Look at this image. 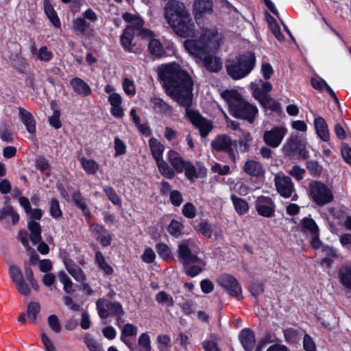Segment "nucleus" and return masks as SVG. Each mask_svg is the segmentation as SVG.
I'll list each match as a JSON object with an SVG mask.
<instances>
[{"label": "nucleus", "instance_id": "obj_1", "mask_svg": "<svg viewBox=\"0 0 351 351\" xmlns=\"http://www.w3.org/2000/svg\"><path fill=\"white\" fill-rule=\"evenodd\" d=\"M158 75L166 93L185 108L186 117L199 129L201 136L206 138L213 126L211 121L204 117L197 110L191 108L194 83L191 75L176 62L161 65Z\"/></svg>", "mask_w": 351, "mask_h": 351}, {"label": "nucleus", "instance_id": "obj_2", "mask_svg": "<svg viewBox=\"0 0 351 351\" xmlns=\"http://www.w3.org/2000/svg\"><path fill=\"white\" fill-rule=\"evenodd\" d=\"M167 159L173 167L171 168L163 159L156 162V165L160 174L167 179L172 180L175 178V171L178 173H184V176L191 182H194L197 179L206 178L208 171L202 163H197L195 166L189 160H184L180 154L170 149L167 153Z\"/></svg>", "mask_w": 351, "mask_h": 351}, {"label": "nucleus", "instance_id": "obj_3", "mask_svg": "<svg viewBox=\"0 0 351 351\" xmlns=\"http://www.w3.org/2000/svg\"><path fill=\"white\" fill-rule=\"evenodd\" d=\"M221 97L228 105L230 115L237 119L253 124L258 114L256 106L246 101L237 90H226Z\"/></svg>", "mask_w": 351, "mask_h": 351}, {"label": "nucleus", "instance_id": "obj_4", "mask_svg": "<svg viewBox=\"0 0 351 351\" xmlns=\"http://www.w3.org/2000/svg\"><path fill=\"white\" fill-rule=\"evenodd\" d=\"M185 48L194 56L203 62L205 68L210 72H218L222 68L219 58L213 55L208 43L202 40L191 39L184 43Z\"/></svg>", "mask_w": 351, "mask_h": 351}, {"label": "nucleus", "instance_id": "obj_5", "mask_svg": "<svg viewBox=\"0 0 351 351\" xmlns=\"http://www.w3.org/2000/svg\"><path fill=\"white\" fill-rule=\"evenodd\" d=\"M256 65V56L252 51H245L225 62L227 74L234 80L249 75Z\"/></svg>", "mask_w": 351, "mask_h": 351}, {"label": "nucleus", "instance_id": "obj_6", "mask_svg": "<svg viewBox=\"0 0 351 351\" xmlns=\"http://www.w3.org/2000/svg\"><path fill=\"white\" fill-rule=\"evenodd\" d=\"M177 253L178 259L188 276L194 278L203 271L206 263L192 252L186 241H183L178 245Z\"/></svg>", "mask_w": 351, "mask_h": 351}, {"label": "nucleus", "instance_id": "obj_7", "mask_svg": "<svg viewBox=\"0 0 351 351\" xmlns=\"http://www.w3.org/2000/svg\"><path fill=\"white\" fill-rule=\"evenodd\" d=\"M309 198L317 206H322L333 201L332 191L324 182L312 180L308 184Z\"/></svg>", "mask_w": 351, "mask_h": 351}, {"label": "nucleus", "instance_id": "obj_8", "mask_svg": "<svg viewBox=\"0 0 351 351\" xmlns=\"http://www.w3.org/2000/svg\"><path fill=\"white\" fill-rule=\"evenodd\" d=\"M217 282L232 298L238 301L243 298L242 287L234 276L228 274H221L217 278Z\"/></svg>", "mask_w": 351, "mask_h": 351}, {"label": "nucleus", "instance_id": "obj_9", "mask_svg": "<svg viewBox=\"0 0 351 351\" xmlns=\"http://www.w3.org/2000/svg\"><path fill=\"white\" fill-rule=\"evenodd\" d=\"M169 25L180 38H193L195 36V25L189 13L171 23Z\"/></svg>", "mask_w": 351, "mask_h": 351}, {"label": "nucleus", "instance_id": "obj_10", "mask_svg": "<svg viewBox=\"0 0 351 351\" xmlns=\"http://www.w3.org/2000/svg\"><path fill=\"white\" fill-rule=\"evenodd\" d=\"M104 299H99L96 302L98 315L101 319H107L108 317L123 316L125 311L122 304L119 302L106 301Z\"/></svg>", "mask_w": 351, "mask_h": 351}, {"label": "nucleus", "instance_id": "obj_11", "mask_svg": "<svg viewBox=\"0 0 351 351\" xmlns=\"http://www.w3.org/2000/svg\"><path fill=\"white\" fill-rule=\"evenodd\" d=\"M233 141L227 134L217 135L211 141L210 145L213 150L226 153L231 161L236 162L237 156L233 148Z\"/></svg>", "mask_w": 351, "mask_h": 351}, {"label": "nucleus", "instance_id": "obj_12", "mask_svg": "<svg viewBox=\"0 0 351 351\" xmlns=\"http://www.w3.org/2000/svg\"><path fill=\"white\" fill-rule=\"evenodd\" d=\"M189 13L185 5L178 0H169L164 8V16L168 24Z\"/></svg>", "mask_w": 351, "mask_h": 351}, {"label": "nucleus", "instance_id": "obj_13", "mask_svg": "<svg viewBox=\"0 0 351 351\" xmlns=\"http://www.w3.org/2000/svg\"><path fill=\"white\" fill-rule=\"evenodd\" d=\"M27 228L30 232L29 239L33 245L38 244V251L42 254H47L49 252V247L42 241V228L40 223L34 220H30L27 223Z\"/></svg>", "mask_w": 351, "mask_h": 351}, {"label": "nucleus", "instance_id": "obj_14", "mask_svg": "<svg viewBox=\"0 0 351 351\" xmlns=\"http://www.w3.org/2000/svg\"><path fill=\"white\" fill-rule=\"evenodd\" d=\"M149 53L157 58L173 56L176 49L173 43H168L163 46L161 42L156 38H152L148 44Z\"/></svg>", "mask_w": 351, "mask_h": 351}, {"label": "nucleus", "instance_id": "obj_15", "mask_svg": "<svg viewBox=\"0 0 351 351\" xmlns=\"http://www.w3.org/2000/svg\"><path fill=\"white\" fill-rule=\"evenodd\" d=\"M83 17L77 16L73 21V29L75 32L84 34L90 27V23L86 19L91 22H96L98 19L96 13L90 8L87 9L83 13Z\"/></svg>", "mask_w": 351, "mask_h": 351}, {"label": "nucleus", "instance_id": "obj_16", "mask_svg": "<svg viewBox=\"0 0 351 351\" xmlns=\"http://www.w3.org/2000/svg\"><path fill=\"white\" fill-rule=\"evenodd\" d=\"M257 213L264 217H272L275 214L276 205L270 197L261 195L255 202Z\"/></svg>", "mask_w": 351, "mask_h": 351}, {"label": "nucleus", "instance_id": "obj_17", "mask_svg": "<svg viewBox=\"0 0 351 351\" xmlns=\"http://www.w3.org/2000/svg\"><path fill=\"white\" fill-rule=\"evenodd\" d=\"M287 129L283 127L276 126L263 134V140L265 144L271 147H277L281 143Z\"/></svg>", "mask_w": 351, "mask_h": 351}, {"label": "nucleus", "instance_id": "obj_18", "mask_svg": "<svg viewBox=\"0 0 351 351\" xmlns=\"http://www.w3.org/2000/svg\"><path fill=\"white\" fill-rule=\"evenodd\" d=\"M275 186L278 193L285 198L291 197L294 191V185L290 177L276 176L274 178Z\"/></svg>", "mask_w": 351, "mask_h": 351}, {"label": "nucleus", "instance_id": "obj_19", "mask_svg": "<svg viewBox=\"0 0 351 351\" xmlns=\"http://www.w3.org/2000/svg\"><path fill=\"white\" fill-rule=\"evenodd\" d=\"M239 341L245 351H252L256 343L254 331L250 328L242 329L239 335Z\"/></svg>", "mask_w": 351, "mask_h": 351}, {"label": "nucleus", "instance_id": "obj_20", "mask_svg": "<svg viewBox=\"0 0 351 351\" xmlns=\"http://www.w3.org/2000/svg\"><path fill=\"white\" fill-rule=\"evenodd\" d=\"M19 115L21 121L25 125L26 130L30 134L36 131V121L31 112L23 108H19Z\"/></svg>", "mask_w": 351, "mask_h": 351}, {"label": "nucleus", "instance_id": "obj_21", "mask_svg": "<svg viewBox=\"0 0 351 351\" xmlns=\"http://www.w3.org/2000/svg\"><path fill=\"white\" fill-rule=\"evenodd\" d=\"M252 141V135L248 131H242L241 137L239 140L233 141V148L234 147L237 152H247L250 149Z\"/></svg>", "mask_w": 351, "mask_h": 351}, {"label": "nucleus", "instance_id": "obj_22", "mask_svg": "<svg viewBox=\"0 0 351 351\" xmlns=\"http://www.w3.org/2000/svg\"><path fill=\"white\" fill-rule=\"evenodd\" d=\"M70 85L74 92L83 97H87L91 93L90 86L82 78L75 77L71 80Z\"/></svg>", "mask_w": 351, "mask_h": 351}, {"label": "nucleus", "instance_id": "obj_23", "mask_svg": "<svg viewBox=\"0 0 351 351\" xmlns=\"http://www.w3.org/2000/svg\"><path fill=\"white\" fill-rule=\"evenodd\" d=\"M314 125L316 134L324 142L330 140V133L326 120L322 117H316L314 119Z\"/></svg>", "mask_w": 351, "mask_h": 351}, {"label": "nucleus", "instance_id": "obj_24", "mask_svg": "<svg viewBox=\"0 0 351 351\" xmlns=\"http://www.w3.org/2000/svg\"><path fill=\"white\" fill-rule=\"evenodd\" d=\"M243 171L252 177H260L264 173L263 165L260 162L254 160H247L244 166Z\"/></svg>", "mask_w": 351, "mask_h": 351}, {"label": "nucleus", "instance_id": "obj_25", "mask_svg": "<svg viewBox=\"0 0 351 351\" xmlns=\"http://www.w3.org/2000/svg\"><path fill=\"white\" fill-rule=\"evenodd\" d=\"M134 36V27L132 25H127L121 36V44L125 51H132V42Z\"/></svg>", "mask_w": 351, "mask_h": 351}, {"label": "nucleus", "instance_id": "obj_26", "mask_svg": "<svg viewBox=\"0 0 351 351\" xmlns=\"http://www.w3.org/2000/svg\"><path fill=\"white\" fill-rule=\"evenodd\" d=\"M339 282L346 289L351 290V265L341 266L337 272Z\"/></svg>", "mask_w": 351, "mask_h": 351}, {"label": "nucleus", "instance_id": "obj_27", "mask_svg": "<svg viewBox=\"0 0 351 351\" xmlns=\"http://www.w3.org/2000/svg\"><path fill=\"white\" fill-rule=\"evenodd\" d=\"M72 199L75 206L81 210L83 215L86 217H90L91 215L90 210L86 204L84 197H82L80 191H75L72 195Z\"/></svg>", "mask_w": 351, "mask_h": 351}, {"label": "nucleus", "instance_id": "obj_28", "mask_svg": "<svg viewBox=\"0 0 351 351\" xmlns=\"http://www.w3.org/2000/svg\"><path fill=\"white\" fill-rule=\"evenodd\" d=\"M43 5L45 14L50 22L55 27L60 28L61 27L60 20L49 0H44Z\"/></svg>", "mask_w": 351, "mask_h": 351}, {"label": "nucleus", "instance_id": "obj_29", "mask_svg": "<svg viewBox=\"0 0 351 351\" xmlns=\"http://www.w3.org/2000/svg\"><path fill=\"white\" fill-rule=\"evenodd\" d=\"M303 143L298 136H291L284 146V152L287 156H295Z\"/></svg>", "mask_w": 351, "mask_h": 351}, {"label": "nucleus", "instance_id": "obj_30", "mask_svg": "<svg viewBox=\"0 0 351 351\" xmlns=\"http://www.w3.org/2000/svg\"><path fill=\"white\" fill-rule=\"evenodd\" d=\"M149 145L152 157L156 161L163 159L164 145L156 138L152 137L149 140Z\"/></svg>", "mask_w": 351, "mask_h": 351}, {"label": "nucleus", "instance_id": "obj_31", "mask_svg": "<svg viewBox=\"0 0 351 351\" xmlns=\"http://www.w3.org/2000/svg\"><path fill=\"white\" fill-rule=\"evenodd\" d=\"M256 99L265 110H271L274 112H278L281 110L280 103L275 101L271 96L261 97Z\"/></svg>", "mask_w": 351, "mask_h": 351}, {"label": "nucleus", "instance_id": "obj_32", "mask_svg": "<svg viewBox=\"0 0 351 351\" xmlns=\"http://www.w3.org/2000/svg\"><path fill=\"white\" fill-rule=\"evenodd\" d=\"M195 16L202 15L204 13H210L213 12L212 0H195L193 3Z\"/></svg>", "mask_w": 351, "mask_h": 351}, {"label": "nucleus", "instance_id": "obj_33", "mask_svg": "<svg viewBox=\"0 0 351 351\" xmlns=\"http://www.w3.org/2000/svg\"><path fill=\"white\" fill-rule=\"evenodd\" d=\"M230 199L234 205V209L237 213L241 215L245 214L249 210V205L246 200L237 197L234 194H232Z\"/></svg>", "mask_w": 351, "mask_h": 351}, {"label": "nucleus", "instance_id": "obj_34", "mask_svg": "<svg viewBox=\"0 0 351 351\" xmlns=\"http://www.w3.org/2000/svg\"><path fill=\"white\" fill-rule=\"evenodd\" d=\"M306 167L310 176L315 178H319L323 172V167L315 160H308L306 162Z\"/></svg>", "mask_w": 351, "mask_h": 351}, {"label": "nucleus", "instance_id": "obj_35", "mask_svg": "<svg viewBox=\"0 0 351 351\" xmlns=\"http://www.w3.org/2000/svg\"><path fill=\"white\" fill-rule=\"evenodd\" d=\"M301 229L303 232L308 231L311 234H317L319 232L315 221L313 218L306 217L301 220Z\"/></svg>", "mask_w": 351, "mask_h": 351}, {"label": "nucleus", "instance_id": "obj_36", "mask_svg": "<svg viewBox=\"0 0 351 351\" xmlns=\"http://www.w3.org/2000/svg\"><path fill=\"white\" fill-rule=\"evenodd\" d=\"M272 84L269 82H263L261 87L256 86L253 88L252 96L254 99H258L261 97L270 96L269 93L272 90Z\"/></svg>", "mask_w": 351, "mask_h": 351}, {"label": "nucleus", "instance_id": "obj_37", "mask_svg": "<svg viewBox=\"0 0 351 351\" xmlns=\"http://www.w3.org/2000/svg\"><path fill=\"white\" fill-rule=\"evenodd\" d=\"M80 161L83 169L88 175H94L99 170V165L93 159L83 157Z\"/></svg>", "mask_w": 351, "mask_h": 351}, {"label": "nucleus", "instance_id": "obj_38", "mask_svg": "<svg viewBox=\"0 0 351 351\" xmlns=\"http://www.w3.org/2000/svg\"><path fill=\"white\" fill-rule=\"evenodd\" d=\"M184 224L176 219H172L167 228V232L176 238L180 237L182 234Z\"/></svg>", "mask_w": 351, "mask_h": 351}, {"label": "nucleus", "instance_id": "obj_39", "mask_svg": "<svg viewBox=\"0 0 351 351\" xmlns=\"http://www.w3.org/2000/svg\"><path fill=\"white\" fill-rule=\"evenodd\" d=\"M150 103L154 108H158L160 112L164 114L168 113L172 110L171 106L160 97L151 98Z\"/></svg>", "mask_w": 351, "mask_h": 351}, {"label": "nucleus", "instance_id": "obj_40", "mask_svg": "<svg viewBox=\"0 0 351 351\" xmlns=\"http://www.w3.org/2000/svg\"><path fill=\"white\" fill-rule=\"evenodd\" d=\"M103 191L105 193L106 195L108 197V199L115 206H121V199L117 195L116 191L114 188L110 186H104Z\"/></svg>", "mask_w": 351, "mask_h": 351}, {"label": "nucleus", "instance_id": "obj_41", "mask_svg": "<svg viewBox=\"0 0 351 351\" xmlns=\"http://www.w3.org/2000/svg\"><path fill=\"white\" fill-rule=\"evenodd\" d=\"M283 335L286 342L294 344L298 342L300 333L293 328H287L283 330Z\"/></svg>", "mask_w": 351, "mask_h": 351}, {"label": "nucleus", "instance_id": "obj_42", "mask_svg": "<svg viewBox=\"0 0 351 351\" xmlns=\"http://www.w3.org/2000/svg\"><path fill=\"white\" fill-rule=\"evenodd\" d=\"M40 306L38 302H31L27 306V315L32 322H35L38 314L40 313Z\"/></svg>", "mask_w": 351, "mask_h": 351}, {"label": "nucleus", "instance_id": "obj_43", "mask_svg": "<svg viewBox=\"0 0 351 351\" xmlns=\"http://www.w3.org/2000/svg\"><path fill=\"white\" fill-rule=\"evenodd\" d=\"M49 214L56 219L62 217V211L56 198H52L49 202Z\"/></svg>", "mask_w": 351, "mask_h": 351}, {"label": "nucleus", "instance_id": "obj_44", "mask_svg": "<svg viewBox=\"0 0 351 351\" xmlns=\"http://www.w3.org/2000/svg\"><path fill=\"white\" fill-rule=\"evenodd\" d=\"M156 250L160 257L163 260H168L172 255V252L169 247L165 243H158L156 245Z\"/></svg>", "mask_w": 351, "mask_h": 351}, {"label": "nucleus", "instance_id": "obj_45", "mask_svg": "<svg viewBox=\"0 0 351 351\" xmlns=\"http://www.w3.org/2000/svg\"><path fill=\"white\" fill-rule=\"evenodd\" d=\"M156 300L158 304H167L168 306H173L174 304L173 298L164 291H160L156 295Z\"/></svg>", "mask_w": 351, "mask_h": 351}, {"label": "nucleus", "instance_id": "obj_46", "mask_svg": "<svg viewBox=\"0 0 351 351\" xmlns=\"http://www.w3.org/2000/svg\"><path fill=\"white\" fill-rule=\"evenodd\" d=\"M182 213L187 219H193L197 215L196 207L192 202H186L182 207Z\"/></svg>", "mask_w": 351, "mask_h": 351}, {"label": "nucleus", "instance_id": "obj_47", "mask_svg": "<svg viewBox=\"0 0 351 351\" xmlns=\"http://www.w3.org/2000/svg\"><path fill=\"white\" fill-rule=\"evenodd\" d=\"M60 110L55 109L53 111V114L48 118L49 124L56 130L60 129L62 125L60 121Z\"/></svg>", "mask_w": 351, "mask_h": 351}, {"label": "nucleus", "instance_id": "obj_48", "mask_svg": "<svg viewBox=\"0 0 351 351\" xmlns=\"http://www.w3.org/2000/svg\"><path fill=\"white\" fill-rule=\"evenodd\" d=\"M138 343L142 348V351L152 350L150 337L147 332L141 334L138 339Z\"/></svg>", "mask_w": 351, "mask_h": 351}, {"label": "nucleus", "instance_id": "obj_49", "mask_svg": "<svg viewBox=\"0 0 351 351\" xmlns=\"http://www.w3.org/2000/svg\"><path fill=\"white\" fill-rule=\"evenodd\" d=\"M8 273L11 280L14 283L18 282L19 281L23 279L22 271L21 269L16 265H10L9 267Z\"/></svg>", "mask_w": 351, "mask_h": 351}, {"label": "nucleus", "instance_id": "obj_50", "mask_svg": "<svg viewBox=\"0 0 351 351\" xmlns=\"http://www.w3.org/2000/svg\"><path fill=\"white\" fill-rule=\"evenodd\" d=\"M123 89L125 93L130 97H132L136 94V88L133 80L125 77L123 82Z\"/></svg>", "mask_w": 351, "mask_h": 351}, {"label": "nucleus", "instance_id": "obj_51", "mask_svg": "<svg viewBox=\"0 0 351 351\" xmlns=\"http://www.w3.org/2000/svg\"><path fill=\"white\" fill-rule=\"evenodd\" d=\"M47 323L49 328L56 333H59L61 330V325L57 315H50L47 318Z\"/></svg>", "mask_w": 351, "mask_h": 351}, {"label": "nucleus", "instance_id": "obj_52", "mask_svg": "<svg viewBox=\"0 0 351 351\" xmlns=\"http://www.w3.org/2000/svg\"><path fill=\"white\" fill-rule=\"evenodd\" d=\"M203 236L206 238H210L213 234V230L211 226L208 223V221H204L199 223L196 228Z\"/></svg>", "mask_w": 351, "mask_h": 351}, {"label": "nucleus", "instance_id": "obj_53", "mask_svg": "<svg viewBox=\"0 0 351 351\" xmlns=\"http://www.w3.org/2000/svg\"><path fill=\"white\" fill-rule=\"evenodd\" d=\"M169 200L173 206L178 207L183 202V197L180 191L173 190L169 194Z\"/></svg>", "mask_w": 351, "mask_h": 351}, {"label": "nucleus", "instance_id": "obj_54", "mask_svg": "<svg viewBox=\"0 0 351 351\" xmlns=\"http://www.w3.org/2000/svg\"><path fill=\"white\" fill-rule=\"evenodd\" d=\"M114 156H119L126 153L127 147L125 143L119 137L114 138Z\"/></svg>", "mask_w": 351, "mask_h": 351}, {"label": "nucleus", "instance_id": "obj_55", "mask_svg": "<svg viewBox=\"0 0 351 351\" xmlns=\"http://www.w3.org/2000/svg\"><path fill=\"white\" fill-rule=\"evenodd\" d=\"M84 340L89 351H104L101 346L93 338L86 336Z\"/></svg>", "mask_w": 351, "mask_h": 351}, {"label": "nucleus", "instance_id": "obj_56", "mask_svg": "<svg viewBox=\"0 0 351 351\" xmlns=\"http://www.w3.org/2000/svg\"><path fill=\"white\" fill-rule=\"evenodd\" d=\"M302 343L305 351H316L315 342L308 334H304Z\"/></svg>", "mask_w": 351, "mask_h": 351}, {"label": "nucleus", "instance_id": "obj_57", "mask_svg": "<svg viewBox=\"0 0 351 351\" xmlns=\"http://www.w3.org/2000/svg\"><path fill=\"white\" fill-rule=\"evenodd\" d=\"M178 306L186 315H190L195 312L193 309V302L192 300H185L182 302H179Z\"/></svg>", "mask_w": 351, "mask_h": 351}, {"label": "nucleus", "instance_id": "obj_58", "mask_svg": "<svg viewBox=\"0 0 351 351\" xmlns=\"http://www.w3.org/2000/svg\"><path fill=\"white\" fill-rule=\"evenodd\" d=\"M305 169L301 168L299 165H293L289 171V174L293 177L296 180L300 181L303 179L305 174Z\"/></svg>", "mask_w": 351, "mask_h": 351}, {"label": "nucleus", "instance_id": "obj_59", "mask_svg": "<svg viewBox=\"0 0 351 351\" xmlns=\"http://www.w3.org/2000/svg\"><path fill=\"white\" fill-rule=\"evenodd\" d=\"M141 259L146 263H152L156 259V254L152 247H147L143 254Z\"/></svg>", "mask_w": 351, "mask_h": 351}, {"label": "nucleus", "instance_id": "obj_60", "mask_svg": "<svg viewBox=\"0 0 351 351\" xmlns=\"http://www.w3.org/2000/svg\"><path fill=\"white\" fill-rule=\"evenodd\" d=\"M136 329L137 328L134 325L130 324V323H127L123 327V329L121 330V337H125L134 336L136 335V332H137Z\"/></svg>", "mask_w": 351, "mask_h": 351}, {"label": "nucleus", "instance_id": "obj_61", "mask_svg": "<svg viewBox=\"0 0 351 351\" xmlns=\"http://www.w3.org/2000/svg\"><path fill=\"white\" fill-rule=\"evenodd\" d=\"M322 252L326 255V257L331 258H337L339 256V251L332 246L323 245Z\"/></svg>", "mask_w": 351, "mask_h": 351}, {"label": "nucleus", "instance_id": "obj_62", "mask_svg": "<svg viewBox=\"0 0 351 351\" xmlns=\"http://www.w3.org/2000/svg\"><path fill=\"white\" fill-rule=\"evenodd\" d=\"M211 170L214 173H218L220 176H226L230 173V167L227 165L222 166L219 163H215L212 167Z\"/></svg>", "mask_w": 351, "mask_h": 351}, {"label": "nucleus", "instance_id": "obj_63", "mask_svg": "<svg viewBox=\"0 0 351 351\" xmlns=\"http://www.w3.org/2000/svg\"><path fill=\"white\" fill-rule=\"evenodd\" d=\"M38 57L41 61L49 62L53 58V53L47 50L46 46H43L39 49Z\"/></svg>", "mask_w": 351, "mask_h": 351}, {"label": "nucleus", "instance_id": "obj_64", "mask_svg": "<svg viewBox=\"0 0 351 351\" xmlns=\"http://www.w3.org/2000/svg\"><path fill=\"white\" fill-rule=\"evenodd\" d=\"M341 156L345 162L349 165H351V148L348 145L343 143L341 146Z\"/></svg>", "mask_w": 351, "mask_h": 351}]
</instances>
